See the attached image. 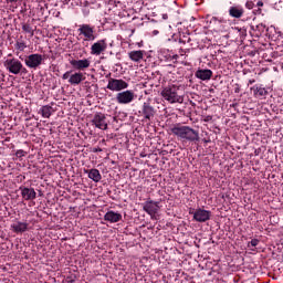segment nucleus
I'll list each match as a JSON object with an SVG mask.
<instances>
[{"label":"nucleus","mask_w":283,"mask_h":283,"mask_svg":"<svg viewBox=\"0 0 283 283\" xmlns=\"http://www.w3.org/2000/svg\"><path fill=\"white\" fill-rule=\"evenodd\" d=\"M170 132L174 136L180 138V140H188V143H196L200 140V134L198 130L182 124H176L170 128Z\"/></svg>","instance_id":"1"},{"label":"nucleus","mask_w":283,"mask_h":283,"mask_svg":"<svg viewBox=\"0 0 283 283\" xmlns=\"http://www.w3.org/2000/svg\"><path fill=\"white\" fill-rule=\"evenodd\" d=\"M4 67L10 74H28V69L23 66V63L19 59H7L4 61Z\"/></svg>","instance_id":"2"},{"label":"nucleus","mask_w":283,"mask_h":283,"mask_svg":"<svg viewBox=\"0 0 283 283\" xmlns=\"http://www.w3.org/2000/svg\"><path fill=\"white\" fill-rule=\"evenodd\" d=\"M161 96L165 98V101H168V103H182V96L178 95V86L171 85L166 86L161 91Z\"/></svg>","instance_id":"3"},{"label":"nucleus","mask_w":283,"mask_h":283,"mask_svg":"<svg viewBox=\"0 0 283 283\" xmlns=\"http://www.w3.org/2000/svg\"><path fill=\"white\" fill-rule=\"evenodd\" d=\"M77 32L80 33V36H84V41H96L98 36L96 34V27L92 24H81Z\"/></svg>","instance_id":"4"},{"label":"nucleus","mask_w":283,"mask_h":283,"mask_svg":"<svg viewBox=\"0 0 283 283\" xmlns=\"http://www.w3.org/2000/svg\"><path fill=\"white\" fill-rule=\"evenodd\" d=\"M127 87H129V84L126 81L109 77L106 90L111 92H123V90H127Z\"/></svg>","instance_id":"5"},{"label":"nucleus","mask_w":283,"mask_h":283,"mask_svg":"<svg viewBox=\"0 0 283 283\" xmlns=\"http://www.w3.org/2000/svg\"><path fill=\"white\" fill-rule=\"evenodd\" d=\"M156 107H154L151 103L145 102L139 111V116H143L145 120L151 122L156 116Z\"/></svg>","instance_id":"6"},{"label":"nucleus","mask_w":283,"mask_h":283,"mask_svg":"<svg viewBox=\"0 0 283 283\" xmlns=\"http://www.w3.org/2000/svg\"><path fill=\"white\" fill-rule=\"evenodd\" d=\"M24 63L30 70H36L43 64V55L39 53L30 54L24 59Z\"/></svg>","instance_id":"7"},{"label":"nucleus","mask_w":283,"mask_h":283,"mask_svg":"<svg viewBox=\"0 0 283 283\" xmlns=\"http://www.w3.org/2000/svg\"><path fill=\"white\" fill-rule=\"evenodd\" d=\"M142 207L143 210L154 219L160 209V202L148 199L146 202L142 203Z\"/></svg>","instance_id":"8"},{"label":"nucleus","mask_w":283,"mask_h":283,"mask_svg":"<svg viewBox=\"0 0 283 283\" xmlns=\"http://www.w3.org/2000/svg\"><path fill=\"white\" fill-rule=\"evenodd\" d=\"M92 125H94L97 129L107 130V116L103 113H95L92 120Z\"/></svg>","instance_id":"9"},{"label":"nucleus","mask_w":283,"mask_h":283,"mask_svg":"<svg viewBox=\"0 0 283 283\" xmlns=\"http://www.w3.org/2000/svg\"><path fill=\"white\" fill-rule=\"evenodd\" d=\"M134 91L119 92L116 95V101L119 105H129L135 98Z\"/></svg>","instance_id":"10"},{"label":"nucleus","mask_w":283,"mask_h":283,"mask_svg":"<svg viewBox=\"0 0 283 283\" xmlns=\"http://www.w3.org/2000/svg\"><path fill=\"white\" fill-rule=\"evenodd\" d=\"M106 50H107V40L102 39L92 44L91 54H93V56H101V54H103V52H105Z\"/></svg>","instance_id":"11"},{"label":"nucleus","mask_w":283,"mask_h":283,"mask_svg":"<svg viewBox=\"0 0 283 283\" xmlns=\"http://www.w3.org/2000/svg\"><path fill=\"white\" fill-rule=\"evenodd\" d=\"M193 220L196 222H207V220H211V211L199 208L193 213Z\"/></svg>","instance_id":"12"},{"label":"nucleus","mask_w":283,"mask_h":283,"mask_svg":"<svg viewBox=\"0 0 283 283\" xmlns=\"http://www.w3.org/2000/svg\"><path fill=\"white\" fill-rule=\"evenodd\" d=\"M91 63L92 62L88 59L71 60L70 61V65H72V67L74 70H78V72H83V70H87V67H90Z\"/></svg>","instance_id":"13"},{"label":"nucleus","mask_w":283,"mask_h":283,"mask_svg":"<svg viewBox=\"0 0 283 283\" xmlns=\"http://www.w3.org/2000/svg\"><path fill=\"white\" fill-rule=\"evenodd\" d=\"M21 190V196L23 200L30 201V200H36V191L34 188H28L25 186H21L19 188Z\"/></svg>","instance_id":"14"},{"label":"nucleus","mask_w":283,"mask_h":283,"mask_svg":"<svg viewBox=\"0 0 283 283\" xmlns=\"http://www.w3.org/2000/svg\"><path fill=\"white\" fill-rule=\"evenodd\" d=\"M104 220L105 222H109L111 224H115L116 222H120V220H123V214H120L119 212H115L113 210L107 211L104 214Z\"/></svg>","instance_id":"15"},{"label":"nucleus","mask_w":283,"mask_h":283,"mask_svg":"<svg viewBox=\"0 0 283 283\" xmlns=\"http://www.w3.org/2000/svg\"><path fill=\"white\" fill-rule=\"evenodd\" d=\"M84 174H87V177L91 180H93V182H101V180H103V176L101 175V171L96 168L84 169Z\"/></svg>","instance_id":"16"},{"label":"nucleus","mask_w":283,"mask_h":283,"mask_svg":"<svg viewBox=\"0 0 283 283\" xmlns=\"http://www.w3.org/2000/svg\"><path fill=\"white\" fill-rule=\"evenodd\" d=\"M251 92H253V96L255 98H264V96L269 95V91H266V88L263 87L262 85H258V84L251 87Z\"/></svg>","instance_id":"17"},{"label":"nucleus","mask_w":283,"mask_h":283,"mask_svg":"<svg viewBox=\"0 0 283 283\" xmlns=\"http://www.w3.org/2000/svg\"><path fill=\"white\" fill-rule=\"evenodd\" d=\"M195 76L197 78H200V81H211V76H213V71L206 69H199L196 73Z\"/></svg>","instance_id":"18"},{"label":"nucleus","mask_w":283,"mask_h":283,"mask_svg":"<svg viewBox=\"0 0 283 283\" xmlns=\"http://www.w3.org/2000/svg\"><path fill=\"white\" fill-rule=\"evenodd\" d=\"M83 81H85V75H83L82 72H75V73L71 74V76L69 78L70 85H81V83H83Z\"/></svg>","instance_id":"19"},{"label":"nucleus","mask_w":283,"mask_h":283,"mask_svg":"<svg viewBox=\"0 0 283 283\" xmlns=\"http://www.w3.org/2000/svg\"><path fill=\"white\" fill-rule=\"evenodd\" d=\"M13 233H25L28 231V222L17 221L11 224Z\"/></svg>","instance_id":"20"},{"label":"nucleus","mask_w":283,"mask_h":283,"mask_svg":"<svg viewBox=\"0 0 283 283\" xmlns=\"http://www.w3.org/2000/svg\"><path fill=\"white\" fill-rule=\"evenodd\" d=\"M128 57L130 59V61H134V63H140V61L145 59V51H130L128 53Z\"/></svg>","instance_id":"21"},{"label":"nucleus","mask_w":283,"mask_h":283,"mask_svg":"<svg viewBox=\"0 0 283 283\" xmlns=\"http://www.w3.org/2000/svg\"><path fill=\"white\" fill-rule=\"evenodd\" d=\"M229 14L233 19H240L244 14V9L242 7H230Z\"/></svg>","instance_id":"22"},{"label":"nucleus","mask_w":283,"mask_h":283,"mask_svg":"<svg viewBox=\"0 0 283 283\" xmlns=\"http://www.w3.org/2000/svg\"><path fill=\"white\" fill-rule=\"evenodd\" d=\"M251 30L256 32V36H262V34H264V32H266L269 29H266V24L259 23V24H252Z\"/></svg>","instance_id":"23"},{"label":"nucleus","mask_w":283,"mask_h":283,"mask_svg":"<svg viewBox=\"0 0 283 283\" xmlns=\"http://www.w3.org/2000/svg\"><path fill=\"white\" fill-rule=\"evenodd\" d=\"M40 112H41L43 118H50V116H52V113L54 112V109L50 105H44L41 107Z\"/></svg>","instance_id":"24"},{"label":"nucleus","mask_w":283,"mask_h":283,"mask_svg":"<svg viewBox=\"0 0 283 283\" xmlns=\"http://www.w3.org/2000/svg\"><path fill=\"white\" fill-rule=\"evenodd\" d=\"M23 32H27V34H31V36H34V29L29 23H24L22 25Z\"/></svg>","instance_id":"25"},{"label":"nucleus","mask_w":283,"mask_h":283,"mask_svg":"<svg viewBox=\"0 0 283 283\" xmlns=\"http://www.w3.org/2000/svg\"><path fill=\"white\" fill-rule=\"evenodd\" d=\"M25 48H28V45L23 41H20V42L18 41L15 43V50H19V52H23V50H25Z\"/></svg>","instance_id":"26"},{"label":"nucleus","mask_w":283,"mask_h":283,"mask_svg":"<svg viewBox=\"0 0 283 283\" xmlns=\"http://www.w3.org/2000/svg\"><path fill=\"white\" fill-rule=\"evenodd\" d=\"M260 244V241L258 239H252L248 242V247H258Z\"/></svg>","instance_id":"27"},{"label":"nucleus","mask_w":283,"mask_h":283,"mask_svg":"<svg viewBox=\"0 0 283 283\" xmlns=\"http://www.w3.org/2000/svg\"><path fill=\"white\" fill-rule=\"evenodd\" d=\"M72 76V71H66L63 75L62 78L63 81H67Z\"/></svg>","instance_id":"28"},{"label":"nucleus","mask_w":283,"mask_h":283,"mask_svg":"<svg viewBox=\"0 0 283 283\" xmlns=\"http://www.w3.org/2000/svg\"><path fill=\"white\" fill-rule=\"evenodd\" d=\"M101 151H103V148L101 147L93 148V154H98Z\"/></svg>","instance_id":"29"},{"label":"nucleus","mask_w":283,"mask_h":283,"mask_svg":"<svg viewBox=\"0 0 283 283\" xmlns=\"http://www.w3.org/2000/svg\"><path fill=\"white\" fill-rule=\"evenodd\" d=\"M247 8L249 9V10H252L253 9V2H247Z\"/></svg>","instance_id":"30"},{"label":"nucleus","mask_w":283,"mask_h":283,"mask_svg":"<svg viewBox=\"0 0 283 283\" xmlns=\"http://www.w3.org/2000/svg\"><path fill=\"white\" fill-rule=\"evenodd\" d=\"M213 117H211V115H208L206 118H205V123H209V120H212Z\"/></svg>","instance_id":"31"},{"label":"nucleus","mask_w":283,"mask_h":283,"mask_svg":"<svg viewBox=\"0 0 283 283\" xmlns=\"http://www.w3.org/2000/svg\"><path fill=\"white\" fill-rule=\"evenodd\" d=\"M253 83H255V78L249 80V84L248 85H253Z\"/></svg>","instance_id":"32"},{"label":"nucleus","mask_w":283,"mask_h":283,"mask_svg":"<svg viewBox=\"0 0 283 283\" xmlns=\"http://www.w3.org/2000/svg\"><path fill=\"white\" fill-rule=\"evenodd\" d=\"M19 0H7V3H17Z\"/></svg>","instance_id":"33"},{"label":"nucleus","mask_w":283,"mask_h":283,"mask_svg":"<svg viewBox=\"0 0 283 283\" xmlns=\"http://www.w3.org/2000/svg\"><path fill=\"white\" fill-rule=\"evenodd\" d=\"M17 156H23V150H18Z\"/></svg>","instance_id":"34"},{"label":"nucleus","mask_w":283,"mask_h":283,"mask_svg":"<svg viewBox=\"0 0 283 283\" xmlns=\"http://www.w3.org/2000/svg\"><path fill=\"white\" fill-rule=\"evenodd\" d=\"M258 6H259V7H262V6H264V3H263L262 1H259V2H258Z\"/></svg>","instance_id":"35"},{"label":"nucleus","mask_w":283,"mask_h":283,"mask_svg":"<svg viewBox=\"0 0 283 283\" xmlns=\"http://www.w3.org/2000/svg\"><path fill=\"white\" fill-rule=\"evenodd\" d=\"M164 19H169V15H167V14H164Z\"/></svg>","instance_id":"36"},{"label":"nucleus","mask_w":283,"mask_h":283,"mask_svg":"<svg viewBox=\"0 0 283 283\" xmlns=\"http://www.w3.org/2000/svg\"><path fill=\"white\" fill-rule=\"evenodd\" d=\"M260 154V150H255V156H258Z\"/></svg>","instance_id":"37"},{"label":"nucleus","mask_w":283,"mask_h":283,"mask_svg":"<svg viewBox=\"0 0 283 283\" xmlns=\"http://www.w3.org/2000/svg\"><path fill=\"white\" fill-rule=\"evenodd\" d=\"M109 76H112V73H108V75H106V78L109 77Z\"/></svg>","instance_id":"38"},{"label":"nucleus","mask_w":283,"mask_h":283,"mask_svg":"<svg viewBox=\"0 0 283 283\" xmlns=\"http://www.w3.org/2000/svg\"><path fill=\"white\" fill-rule=\"evenodd\" d=\"M235 93H238V88L235 90Z\"/></svg>","instance_id":"39"}]
</instances>
